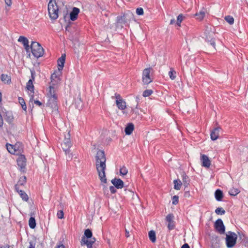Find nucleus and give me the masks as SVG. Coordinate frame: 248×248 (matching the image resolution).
Segmentation results:
<instances>
[{
	"mask_svg": "<svg viewBox=\"0 0 248 248\" xmlns=\"http://www.w3.org/2000/svg\"><path fill=\"white\" fill-rule=\"evenodd\" d=\"M96 169L99 178L104 183H107L105 170L106 169V157L103 151L99 150L95 156Z\"/></svg>",
	"mask_w": 248,
	"mask_h": 248,
	"instance_id": "obj_1",
	"label": "nucleus"
},
{
	"mask_svg": "<svg viewBox=\"0 0 248 248\" xmlns=\"http://www.w3.org/2000/svg\"><path fill=\"white\" fill-rule=\"evenodd\" d=\"M93 233L91 230L88 229L84 231V235L81 238V245H85L87 248H93V245L96 241L94 237H92Z\"/></svg>",
	"mask_w": 248,
	"mask_h": 248,
	"instance_id": "obj_2",
	"label": "nucleus"
},
{
	"mask_svg": "<svg viewBox=\"0 0 248 248\" xmlns=\"http://www.w3.org/2000/svg\"><path fill=\"white\" fill-rule=\"evenodd\" d=\"M48 11L51 19L56 20L58 17L59 7L55 0H50L48 4Z\"/></svg>",
	"mask_w": 248,
	"mask_h": 248,
	"instance_id": "obj_3",
	"label": "nucleus"
},
{
	"mask_svg": "<svg viewBox=\"0 0 248 248\" xmlns=\"http://www.w3.org/2000/svg\"><path fill=\"white\" fill-rule=\"evenodd\" d=\"M32 55L36 58L42 57L44 53V50L41 45L37 42H32L31 48Z\"/></svg>",
	"mask_w": 248,
	"mask_h": 248,
	"instance_id": "obj_4",
	"label": "nucleus"
},
{
	"mask_svg": "<svg viewBox=\"0 0 248 248\" xmlns=\"http://www.w3.org/2000/svg\"><path fill=\"white\" fill-rule=\"evenodd\" d=\"M237 239V235L235 232L231 231L228 232L226 236L227 247L231 248L234 247L236 244Z\"/></svg>",
	"mask_w": 248,
	"mask_h": 248,
	"instance_id": "obj_5",
	"label": "nucleus"
},
{
	"mask_svg": "<svg viewBox=\"0 0 248 248\" xmlns=\"http://www.w3.org/2000/svg\"><path fill=\"white\" fill-rule=\"evenodd\" d=\"M70 138V135L69 132H68L65 135V138L63 142L62 143V147L65 154H67L70 152V148L72 145Z\"/></svg>",
	"mask_w": 248,
	"mask_h": 248,
	"instance_id": "obj_6",
	"label": "nucleus"
},
{
	"mask_svg": "<svg viewBox=\"0 0 248 248\" xmlns=\"http://www.w3.org/2000/svg\"><path fill=\"white\" fill-rule=\"evenodd\" d=\"M151 70H152V68L150 67L145 68L143 71L142 79L144 84L148 85L153 81L150 76Z\"/></svg>",
	"mask_w": 248,
	"mask_h": 248,
	"instance_id": "obj_7",
	"label": "nucleus"
},
{
	"mask_svg": "<svg viewBox=\"0 0 248 248\" xmlns=\"http://www.w3.org/2000/svg\"><path fill=\"white\" fill-rule=\"evenodd\" d=\"M133 15L130 12L125 13L123 16L117 17V22L120 24H125L133 18Z\"/></svg>",
	"mask_w": 248,
	"mask_h": 248,
	"instance_id": "obj_8",
	"label": "nucleus"
},
{
	"mask_svg": "<svg viewBox=\"0 0 248 248\" xmlns=\"http://www.w3.org/2000/svg\"><path fill=\"white\" fill-rule=\"evenodd\" d=\"M115 97L116 98V104L119 109L124 110L125 109L126 106V102L122 98L120 94L115 93Z\"/></svg>",
	"mask_w": 248,
	"mask_h": 248,
	"instance_id": "obj_9",
	"label": "nucleus"
},
{
	"mask_svg": "<svg viewBox=\"0 0 248 248\" xmlns=\"http://www.w3.org/2000/svg\"><path fill=\"white\" fill-rule=\"evenodd\" d=\"M16 161L17 165L20 168V170L23 172H25L26 166V158L25 155H20L17 158Z\"/></svg>",
	"mask_w": 248,
	"mask_h": 248,
	"instance_id": "obj_10",
	"label": "nucleus"
},
{
	"mask_svg": "<svg viewBox=\"0 0 248 248\" xmlns=\"http://www.w3.org/2000/svg\"><path fill=\"white\" fill-rule=\"evenodd\" d=\"M216 230L220 234H223L225 231V227L221 219H217L215 223Z\"/></svg>",
	"mask_w": 248,
	"mask_h": 248,
	"instance_id": "obj_11",
	"label": "nucleus"
},
{
	"mask_svg": "<svg viewBox=\"0 0 248 248\" xmlns=\"http://www.w3.org/2000/svg\"><path fill=\"white\" fill-rule=\"evenodd\" d=\"M57 96H49L48 101L47 102V106L53 109H57Z\"/></svg>",
	"mask_w": 248,
	"mask_h": 248,
	"instance_id": "obj_12",
	"label": "nucleus"
},
{
	"mask_svg": "<svg viewBox=\"0 0 248 248\" xmlns=\"http://www.w3.org/2000/svg\"><path fill=\"white\" fill-rule=\"evenodd\" d=\"M174 218V217L172 214H169L166 217V220L168 222V228L169 230H172L175 228V222Z\"/></svg>",
	"mask_w": 248,
	"mask_h": 248,
	"instance_id": "obj_13",
	"label": "nucleus"
},
{
	"mask_svg": "<svg viewBox=\"0 0 248 248\" xmlns=\"http://www.w3.org/2000/svg\"><path fill=\"white\" fill-rule=\"evenodd\" d=\"M202 165L206 168H209L211 165V161L209 157L205 155H202L201 156Z\"/></svg>",
	"mask_w": 248,
	"mask_h": 248,
	"instance_id": "obj_14",
	"label": "nucleus"
},
{
	"mask_svg": "<svg viewBox=\"0 0 248 248\" xmlns=\"http://www.w3.org/2000/svg\"><path fill=\"white\" fill-rule=\"evenodd\" d=\"M111 183L118 189H121L124 186L123 181L120 178H115L111 180Z\"/></svg>",
	"mask_w": 248,
	"mask_h": 248,
	"instance_id": "obj_15",
	"label": "nucleus"
},
{
	"mask_svg": "<svg viewBox=\"0 0 248 248\" xmlns=\"http://www.w3.org/2000/svg\"><path fill=\"white\" fill-rule=\"evenodd\" d=\"M80 10L77 7H74L70 13V19L72 21H75L77 18Z\"/></svg>",
	"mask_w": 248,
	"mask_h": 248,
	"instance_id": "obj_16",
	"label": "nucleus"
},
{
	"mask_svg": "<svg viewBox=\"0 0 248 248\" xmlns=\"http://www.w3.org/2000/svg\"><path fill=\"white\" fill-rule=\"evenodd\" d=\"M18 42H22L27 52H29L31 46L29 45V41L27 38L21 36L18 39Z\"/></svg>",
	"mask_w": 248,
	"mask_h": 248,
	"instance_id": "obj_17",
	"label": "nucleus"
},
{
	"mask_svg": "<svg viewBox=\"0 0 248 248\" xmlns=\"http://www.w3.org/2000/svg\"><path fill=\"white\" fill-rule=\"evenodd\" d=\"M65 54H63L57 61L58 70L60 72L63 69L65 61Z\"/></svg>",
	"mask_w": 248,
	"mask_h": 248,
	"instance_id": "obj_18",
	"label": "nucleus"
},
{
	"mask_svg": "<svg viewBox=\"0 0 248 248\" xmlns=\"http://www.w3.org/2000/svg\"><path fill=\"white\" fill-rule=\"evenodd\" d=\"M220 129V128L219 127H217L215 128L213 130L211 131L210 136L212 140H215L218 139Z\"/></svg>",
	"mask_w": 248,
	"mask_h": 248,
	"instance_id": "obj_19",
	"label": "nucleus"
},
{
	"mask_svg": "<svg viewBox=\"0 0 248 248\" xmlns=\"http://www.w3.org/2000/svg\"><path fill=\"white\" fill-rule=\"evenodd\" d=\"M134 129V125L132 123H128L126 126L124 131L126 135H130Z\"/></svg>",
	"mask_w": 248,
	"mask_h": 248,
	"instance_id": "obj_20",
	"label": "nucleus"
},
{
	"mask_svg": "<svg viewBox=\"0 0 248 248\" xmlns=\"http://www.w3.org/2000/svg\"><path fill=\"white\" fill-rule=\"evenodd\" d=\"M6 148L7 151L11 154H16L17 149L16 148V146L15 145H13L9 143H7L6 145Z\"/></svg>",
	"mask_w": 248,
	"mask_h": 248,
	"instance_id": "obj_21",
	"label": "nucleus"
},
{
	"mask_svg": "<svg viewBox=\"0 0 248 248\" xmlns=\"http://www.w3.org/2000/svg\"><path fill=\"white\" fill-rule=\"evenodd\" d=\"M0 79L4 83L9 84L11 83V77L7 74H1Z\"/></svg>",
	"mask_w": 248,
	"mask_h": 248,
	"instance_id": "obj_22",
	"label": "nucleus"
},
{
	"mask_svg": "<svg viewBox=\"0 0 248 248\" xmlns=\"http://www.w3.org/2000/svg\"><path fill=\"white\" fill-rule=\"evenodd\" d=\"M215 196L216 198V199L217 201H222V198H223V193L222 191L218 189L216 190L215 193Z\"/></svg>",
	"mask_w": 248,
	"mask_h": 248,
	"instance_id": "obj_23",
	"label": "nucleus"
},
{
	"mask_svg": "<svg viewBox=\"0 0 248 248\" xmlns=\"http://www.w3.org/2000/svg\"><path fill=\"white\" fill-rule=\"evenodd\" d=\"M149 238L150 240L151 241L152 243H155L156 242V238L155 232L154 231L151 230L149 231Z\"/></svg>",
	"mask_w": 248,
	"mask_h": 248,
	"instance_id": "obj_24",
	"label": "nucleus"
},
{
	"mask_svg": "<svg viewBox=\"0 0 248 248\" xmlns=\"http://www.w3.org/2000/svg\"><path fill=\"white\" fill-rule=\"evenodd\" d=\"M195 16L196 17V19L199 20V21H201L202 20L205 16V11L204 10H201L199 12V13H197Z\"/></svg>",
	"mask_w": 248,
	"mask_h": 248,
	"instance_id": "obj_25",
	"label": "nucleus"
},
{
	"mask_svg": "<svg viewBox=\"0 0 248 248\" xmlns=\"http://www.w3.org/2000/svg\"><path fill=\"white\" fill-rule=\"evenodd\" d=\"M32 79H29L27 83V89L28 90L34 93V86L33 85Z\"/></svg>",
	"mask_w": 248,
	"mask_h": 248,
	"instance_id": "obj_26",
	"label": "nucleus"
},
{
	"mask_svg": "<svg viewBox=\"0 0 248 248\" xmlns=\"http://www.w3.org/2000/svg\"><path fill=\"white\" fill-rule=\"evenodd\" d=\"M174 188L176 190H180L182 185V183L179 179L174 180L173 181Z\"/></svg>",
	"mask_w": 248,
	"mask_h": 248,
	"instance_id": "obj_27",
	"label": "nucleus"
},
{
	"mask_svg": "<svg viewBox=\"0 0 248 248\" xmlns=\"http://www.w3.org/2000/svg\"><path fill=\"white\" fill-rule=\"evenodd\" d=\"M54 86V84H51V83H50V85L49 86V96H52L53 95L57 96V94L55 93Z\"/></svg>",
	"mask_w": 248,
	"mask_h": 248,
	"instance_id": "obj_28",
	"label": "nucleus"
},
{
	"mask_svg": "<svg viewBox=\"0 0 248 248\" xmlns=\"http://www.w3.org/2000/svg\"><path fill=\"white\" fill-rule=\"evenodd\" d=\"M19 194L23 201L27 202L29 200L28 195L24 191H19Z\"/></svg>",
	"mask_w": 248,
	"mask_h": 248,
	"instance_id": "obj_29",
	"label": "nucleus"
},
{
	"mask_svg": "<svg viewBox=\"0 0 248 248\" xmlns=\"http://www.w3.org/2000/svg\"><path fill=\"white\" fill-rule=\"evenodd\" d=\"M29 225L31 229H34L36 227V221L33 217H31L29 221Z\"/></svg>",
	"mask_w": 248,
	"mask_h": 248,
	"instance_id": "obj_30",
	"label": "nucleus"
},
{
	"mask_svg": "<svg viewBox=\"0 0 248 248\" xmlns=\"http://www.w3.org/2000/svg\"><path fill=\"white\" fill-rule=\"evenodd\" d=\"M169 76L171 80H174L175 79L176 77V72L174 70V69L172 68H171L170 69V72H169Z\"/></svg>",
	"mask_w": 248,
	"mask_h": 248,
	"instance_id": "obj_31",
	"label": "nucleus"
},
{
	"mask_svg": "<svg viewBox=\"0 0 248 248\" xmlns=\"http://www.w3.org/2000/svg\"><path fill=\"white\" fill-rule=\"evenodd\" d=\"M182 180L184 183V185L186 187L189 184V179L188 177L185 173H183L182 174Z\"/></svg>",
	"mask_w": 248,
	"mask_h": 248,
	"instance_id": "obj_32",
	"label": "nucleus"
},
{
	"mask_svg": "<svg viewBox=\"0 0 248 248\" xmlns=\"http://www.w3.org/2000/svg\"><path fill=\"white\" fill-rule=\"evenodd\" d=\"M240 193V190L237 188H232L229 191V193L231 196H236L238 193Z\"/></svg>",
	"mask_w": 248,
	"mask_h": 248,
	"instance_id": "obj_33",
	"label": "nucleus"
},
{
	"mask_svg": "<svg viewBox=\"0 0 248 248\" xmlns=\"http://www.w3.org/2000/svg\"><path fill=\"white\" fill-rule=\"evenodd\" d=\"M26 182V176H23L20 178L19 179L17 185L19 186H23L24 185Z\"/></svg>",
	"mask_w": 248,
	"mask_h": 248,
	"instance_id": "obj_34",
	"label": "nucleus"
},
{
	"mask_svg": "<svg viewBox=\"0 0 248 248\" xmlns=\"http://www.w3.org/2000/svg\"><path fill=\"white\" fill-rule=\"evenodd\" d=\"M184 17L182 14H180L177 17L176 24L179 27L181 26V23L183 20Z\"/></svg>",
	"mask_w": 248,
	"mask_h": 248,
	"instance_id": "obj_35",
	"label": "nucleus"
},
{
	"mask_svg": "<svg viewBox=\"0 0 248 248\" xmlns=\"http://www.w3.org/2000/svg\"><path fill=\"white\" fill-rule=\"evenodd\" d=\"M225 19L230 25L232 24L234 22V19L233 17L231 16H226L225 17Z\"/></svg>",
	"mask_w": 248,
	"mask_h": 248,
	"instance_id": "obj_36",
	"label": "nucleus"
},
{
	"mask_svg": "<svg viewBox=\"0 0 248 248\" xmlns=\"http://www.w3.org/2000/svg\"><path fill=\"white\" fill-rule=\"evenodd\" d=\"M128 172V170L125 166H123L120 170L121 175H125Z\"/></svg>",
	"mask_w": 248,
	"mask_h": 248,
	"instance_id": "obj_37",
	"label": "nucleus"
},
{
	"mask_svg": "<svg viewBox=\"0 0 248 248\" xmlns=\"http://www.w3.org/2000/svg\"><path fill=\"white\" fill-rule=\"evenodd\" d=\"M215 213L217 215H223L225 211L222 207H218L216 209Z\"/></svg>",
	"mask_w": 248,
	"mask_h": 248,
	"instance_id": "obj_38",
	"label": "nucleus"
},
{
	"mask_svg": "<svg viewBox=\"0 0 248 248\" xmlns=\"http://www.w3.org/2000/svg\"><path fill=\"white\" fill-rule=\"evenodd\" d=\"M153 92L152 90H146L143 93V96L144 97H148L153 93Z\"/></svg>",
	"mask_w": 248,
	"mask_h": 248,
	"instance_id": "obj_39",
	"label": "nucleus"
},
{
	"mask_svg": "<svg viewBox=\"0 0 248 248\" xmlns=\"http://www.w3.org/2000/svg\"><path fill=\"white\" fill-rule=\"evenodd\" d=\"M206 40H207L208 42L210 43V45L212 46L214 48H215L216 43L214 39L212 38L210 40H209L208 36H207Z\"/></svg>",
	"mask_w": 248,
	"mask_h": 248,
	"instance_id": "obj_40",
	"label": "nucleus"
},
{
	"mask_svg": "<svg viewBox=\"0 0 248 248\" xmlns=\"http://www.w3.org/2000/svg\"><path fill=\"white\" fill-rule=\"evenodd\" d=\"M57 216L58 218L62 219L64 217V213L62 210H60L58 211Z\"/></svg>",
	"mask_w": 248,
	"mask_h": 248,
	"instance_id": "obj_41",
	"label": "nucleus"
},
{
	"mask_svg": "<svg viewBox=\"0 0 248 248\" xmlns=\"http://www.w3.org/2000/svg\"><path fill=\"white\" fill-rule=\"evenodd\" d=\"M179 197L178 196L175 195L172 197V204L174 205H176L179 202Z\"/></svg>",
	"mask_w": 248,
	"mask_h": 248,
	"instance_id": "obj_42",
	"label": "nucleus"
},
{
	"mask_svg": "<svg viewBox=\"0 0 248 248\" xmlns=\"http://www.w3.org/2000/svg\"><path fill=\"white\" fill-rule=\"evenodd\" d=\"M136 13L138 15H143L144 13L143 9L142 8H138L136 9Z\"/></svg>",
	"mask_w": 248,
	"mask_h": 248,
	"instance_id": "obj_43",
	"label": "nucleus"
},
{
	"mask_svg": "<svg viewBox=\"0 0 248 248\" xmlns=\"http://www.w3.org/2000/svg\"><path fill=\"white\" fill-rule=\"evenodd\" d=\"M109 190L112 194H114L116 192V187L113 186H110L109 187Z\"/></svg>",
	"mask_w": 248,
	"mask_h": 248,
	"instance_id": "obj_44",
	"label": "nucleus"
},
{
	"mask_svg": "<svg viewBox=\"0 0 248 248\" xmlns=\"http://www.w3.org/2000/svg\"><path fill=\"white\" fill-rule=\"evenodd\" d=\"M18 100L19 103L21 105H22L25 104V102L24 101V99L22 97H19L18 98Z\"/></svg>",
	"mask_w": 248,
	"mask_h": 248,
	"instance_id": "obj_45",
	"label": "nucleus"
},
{
	"mask_svg": "<svg viewBox=\"0 0 248 248\" xmlns=\"http://www.w3.org/2000/svg\"><path fill=\"white\" fill-rule=\"evenodd\" d=\"M29 247L28 248H35V243L33 241H30Z\"/></svg>",
	"mask_w": 248,
	"mask_h": 248,
	"instance_id": "obj_46",
	"label": "nucleus"
},
{
	"mask_svg": "<svg viewBox=\"0 0 248 248\" xmlns=\"http://www.w3.org/2000/svg\"><path fill=\"white\" fill-rule=\"evenodd\" d=\"M239 238L240 239L242 240H244V239H246L247 237H246V236L244 234H243V233H239Z\"/></svg>",
	"mask_w": 248,
	"mask_h": 248,
	"instance_id": "obj_47",
	"label": "nucleus"
},
{
	"mask_svg": "<svg viewBox=\"0 0 248 248\" xmlns=\"http://www.w3.org/2000/svg\"><path fill=\"white\" fill-rule=\"evenodd\" d=\"M31 79H32V80H34L35 79V73L34 71H31Z\"/></svg>",
	"mask_w": 248,
	"mask_h": 248,
	"instance_id": "obj_48",
	"label": "nucleus"
},
{
	"mask_svg": "<svg viewBox=\"0 0 248 248\" xmlns=\"http://www.w3.org/2000/svg\"><path fill=\"white\" fill-rule=\"evenodd\" d=\"M5 1L6 4L9 6L12 4V0H5Z\"/></svg>",
	"mask_w": 248,
	"mask_h": 248,
	"instance_id": "obj_49",
	"label": "nucleus"
},
{
	"mask_svg": "<svg viewBox=\"0 0 248 248\" xmlns=\"http://www.w3.org/2000/svg\"><path fill=\"white\" fill-rule=\"evenodd\" d=\"M19 185L16 184L15 186V190H16V192H17L18 193H19V191H22V190H20L19 189Z\"/></svg>",
	"mask_w": 248,
	"mask_h": 248,
	"instance_id": "obj_50",
	"label": "nucleus"
},
{
	"mask_svg": "<svg viewBox=\"0 0 248 248\" xmlns=\"http://www.w3.org/2000/svg\"><path fill=\"white\" fill-rule=\"evenodd\" d=\"M34 103L36 104V105H37L39 106H41L42 105V103L39 101V100H35L34 101Z\"/></svg>",
	"mask_w": 248,
	"mask_h": 248,
	"instance_id": "obj_51",
	"label": "nucleus"
},
{
	"mask_svg": "<svg viewBox=\"0 0 248 248\" xmlns=\"http://www.w3.org/2000/svg\"><path fill=\"white\" fill-rule=\"evenodd\" d=\"M181 248H190V247L188 244L186 243L181 247Z\"/></svg>",
	"mask_w": 248,
	"mask_h": 248,
	"instance_id": "obj_52",
	"label": "nucleus"
},
{
	"mask_svg": "<svg viewBox=\"0 0 248 248\" xmlns=\"http://www.w3.org/2000/svg\"><path fill=\"white\" fill-rule=\"evenodd\" d=\"M125 237L127 238L129 237L130 236L129 232L126 229H125Z\"/></svg>",
	"mask_w": 248,
	"mask_h": 248,
	"instance_id": "obj_53",
	"label": "nucleus"
},
{
	"mask_svg": "<svg viewBox=\"0 0 248 248\" xmlns=\"http://www.w3.org/2000/svg\"><path fill=\"white\" fill-rule=\"evenodd\" d=\"M22 106V109L25 110V111H26V109H27V107H26V103L21 105Z\"/></svg>",
	"mask_w": 248,
	"mask_h": 248,
	"instance_id": "obj_54",
	"label": "nucleus"
},
{
	"mask_svg": "<svg viewBox=\"0 0 248 248\" xmlns=\"http://www.w3.org/2000/svg\"><path fill=\"white\" fill-rule=\"evenodd\" d=\"M56 248H65V246L63 244H61L57 246Z\"/></svg>",
	"mask_w": 248,
	"mask_h": 248,
	"instance_id": "obj_55",
	"label": "nucleus"
},
{
	"mask_svg": "<svg viewBox=\"0 0 248 248\" xmlns=\"http://www.w3.org/2000/svg\"><path fill=\"white\" fill-rule=\"evenodd\" d=\"M175 22V19L173 18V19L170 20V24H173Z\"/></svg>",
	"mask_w": 248,
	"mask_h": 248,
	"instance_id": "obj_56",
	"label": "nucleus"
},
{
	"mask_svg": "<svg viewBox=\"0 0 248 248\" xmlns=\"http://www.w3.org/2000/svg\"><path fill=\"white\" fill-rule=\"evenodd\" d=\"M0 248H9V246H3V247H0Z\"/></svg>",
	"mask_w": 248,
	"mask_h": 248,
	"instance_id": "obj_57",
	"label": "nucleus"
},
{
	"mask_svg": "<svg viewBox=\"0 0 248 248\" xmlns=\"http://www.w3.org/2000/svg\"><path fill=\"white\" fill-rule=\"evenodd\" d=\"M2 100V94L0 92V103L1 102Z\"/></svg>",
	"mask_w": 248,
	"mask_h": 248,
	"instance_id": "obj_58",
	"label": "nucleus"
}]
</instances>
